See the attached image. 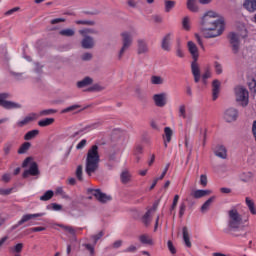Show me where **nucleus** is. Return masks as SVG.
<instances>
[{
  "mask_svg": "<svg viewBox=\"0 0 256 256\" xmlns=\"http://www.w3.org/2000/svg\"><path fill=\"white\" fill-rule=\"evenodd\" d=\"M214 153L216 157H219L220 159H227V148H225V146H217Z\"/></svg>",
  "mask_w": 256,
  "mask_h": 256,
  "instance_id": "412c9836",
  "label": "nucleus"
},
{
  "mask_svg": "<svg viewBox=\"0 0 256 256\" xmlns=\"http://www.w3.org/2000/svg\"><path fill=\"white\" fill-rule=\"evenodd\" d=\"M243 223V218L237 209H231L228 211V229L233 237H241V234L235 233Z\"/></svg>",
  "mask_w": 256,
  "mask_h": 256,
  "instance_id": "20e7f679",
  "label": "nucleus"
},
{
  "mask_svg": "<svg viewBox=\"0 0 256 256\" xmlns=\"http://www.w3.org/2000/svg\"><path fill=\"white\" fill-rule=\"evenodd\" d=\"M99 203H108V201H111L112 197L110 195H107L103 192H101L100 189H89L88 190Z\"/></svg>",
  "mask_w": 256,
  "mask_h": 256,
  "instance_id": "9b49d317",
  "label": "nucleus"
},
{
  "mask_svg": "<svg viewBox=\"0 0 256 256\" xmlns=\"http://www.w3.org/2000/svg\"><path fill=\"white\" fill-rule=\"evenodd\" d=\"M54 113H57V110L55 109H46V110H42L39 113L40 117H47L48 115H54Z\"/></svg>",
  "mask_w": 256,
  "mask_h": 256,
  "instance_id": "de8ad7c7",
  "label": "nucleus"
},
{
  "mask_svg": "<svg viewBox=\"0 0 256 256\" xmlns=\"http://www.w3.org/2000/svg\"><path fill=\"white\" fill-rule=\"evenodd\" d=\"M101 156L99 155V146L92 145L86 154L85 171L89 177L99 170Z\"/></svg>",
  "mask_w": 256,
  "mask_h": 256,
  "instance_id": "f03ea898",
  "label": "nucleus"
},
{
  "mask_svg": "<svg viewBox=\"0 0 256 256\" xmlns=\"http://www.w3.org/2000/svg\"><path fill=\"white\" fill-rule=\"evenodd\" d=\"M53 195H55L53 190H48L40 197V201H49L50 199H53Z\"/></svg>",
  "mask_w": 256,
  "mask_h": 256,
  "instance_id": "79ce46f5",
  "label": "nucleus"
},
{
  "mask_svg": "<svg viewBox=\"0 0 256 256\" xmlns=\"http://www.w3.org/2000/svg\"><path fill=\"white\" fill-rule=\"evenodd\" d=\"M103 235H105V233L103 231H100L98 234L92 236V239L94 240V245L97 244V241H99V239H101Z\"/></svg>",
  "mask_w": 256,
  "mask_h": 256,
  "instance_id": "680f3d73",
  "label": "nucleus"
},
{
  "mask_svg": "<svg viewBox=\"0 0 256 256\" xmlns=\"http://www.w3.org/2000/svg\"><path fill=\"white\" fill-rule=\"evenodd\" d=\"M21 8L20 7H14L8 11L5 12V15L6 16H9V15H13V13H17V11H20Z\"/></svg>",
  "mask_w": 256,
  "mask_h": 256,
  "instance_id": "69168bd1",
  "label": "nucleus"
},
{
  "mask_svg": "<svg viewBox=\"0 0 256 256\" xmlns=\"http://www.w3.org/2000/svg\"><path fill=\"white\" fill-rule=\"evenodd\" d=\"M23 247H24L23 243H18L14 247H10L9 251H10V253L19 254V253H21V251H23Z\"/></svg>",
  "mask_w": 256,
  "mask_h": 256,
  "instance_id": "37998d69",
  "label": "nucleus"
},
{
  "mask_svg": "<svg viewBox=\"0 0 256 256\" xmlns=\"http://www.w3.org/2000/svg\"><path fill=\"white\" fill-rule=\"evenodd\" d=\"M122 46L117 54V60L121 61L125 57V53L129 51V48L133 45V35L130 32H122Z\"/></svg>",
  "mask_w": 256,
  "mask_h": 256,
  "instance_id": "423d86ee",
  "label": "nucleus"
},
{
  "mask_svg": "<svg viewBox=\"0 0 256 256\" xmlns=\"http://www.w3.org/2000/svg\"><path fill=\"white\" fill-rule=\"evenodd\" d=\"M62 37H73L75 35V30L71 28L63 29L59 32Z\"/></svg>",
  "mask_w": 256,
  "mask_h": 256,
  "instance_id": "e433bc0d",
  "label": "nucleus"
},
{
  "mask_svg": "<svg viewBox=\"0 0 256 256\" xmlns=\"http://www.w3.org/2000/svg\"><path fill=\"white\" fill-rule=\"evenodd\" d=\"M81 46L83 49H93V47H95V40L91 36H84L81 41Z\"/></svg>",
  "mask_w": 256,
  "mask_h": 256,
  "instance_id": "a211bd4d",
  "label": "nucleus"
},
{
  "mask_svg": "<svg viewBox=\"0 0 256 256\" xmlns=\"http://www.w3.org/2000/svg\"><path fill=\"white\" fill-rule=\"evenodd\" d=\"M167 245H168V249H169L170 253H172V255H175V253H177V249H175L173 242L171 240H169L167 242Z\"/></svg>",
  "mask_w": 256,
  "mask_h": 256,
  "instance_id": "4d7b16f0",
  "label": "nucleus"
},
{
  "mask_svg": "<svg viewBox=\"0 0 256 256\" xmlns=\"http://www.w3.org/2000/svg\"><path fill=\"white\" fill-rule=\"evenodd\" d=\"M158 207H159V200L154 202L152 208H150L142 217V223L143 225H145V227H149L151 225V221H153V215H155Z\"/></svg>",
  "mask_w": 256,
  "mask_h": 256,
  "instance_id": "9d476101",
  "label": "nucleus"
},
{
  "mask_svg": "<svg viewBox=\"0 0 256 256\" xmlns=\"http://www.w3.org/2000/svg\"><path fill=\"white\" fill-rule=\"evenodd\" d=\"M152 99L156 107H165L167 105V93L165 92L154 94Z\"/></svg>",
  "mask_w": 256,
  "mask_h": 256,
  "instance_id": "ddd939ff",
  "label": "nucleus"
},
{
  "mask_svg": "<svg viewBox=\"0 0 256 256\" xmlns=\"http://www.w3.org/2000/svg\"><path fill=\"white\" fill-rule=\"evenodd\" d=\"M9 97H11L10 93L0 94V107H3L4 109H21V104L13 101H7L6 99H9Z\"/></svg>",
  "mask_w": 256,
  "mask_h": 256,
  "instance_id": "1a4fd4ad",
  "label": "nucleus"
},
{
  "mask_svg": "<svg viewBox=\"0 0 256 256\" xmlns=\"http://www.w3.org/2000/svg\"><path fill=\"white\" fill-rule=\"evenodd\" d=\"M177 203H179V195L176 194L173 199L171 211H173L177 207Z\"/></svg>",
  "mask_w": 256,
  "mask_h": 256,
  "instance_id": "338daca9",
  "label": "nucleus"
},
{
  "mask_svg": "<svg viewBox=\"0 0 256 256\" xmlns=\"http://www.w3.org/2000/svg\"><path fill=\"white\" fill-rule=\"evenodd\" d=\"M237 117H239V111L235 108H228L224 112V119L227 123H233V121H237Z\"/></svg>",
  "mask_w": 256,
  "mask_h": 256,
  "instance_id": "f8f14e48",
  "label": "nucleus"
},
{
  "mask_svg": "<svg viewBox=\"0 0 256 256\" xmlns=\"http://www.w3.org/2000/svg\"><path fill=\"white\" fill-rule=\"evenodd\" d=\"M43 215H45V213L23 215L22 218L18 221V223L12 227V229H17V227H21L23 223H27V221H31V219H35L37 217H43Z\"/></svg>",
  "mask_w": 256,
  "mask_h": 256,
  "instance_id": "4468645a",
  "label": "nucleus"
},
{
  "mask_svg": "<svg viewBox=\"0 0 256 256\" xmlns=\"http://www.w3.org/2000/svg\"><path fill=\"white\" fill-rule=\"evenodd\" d=\"M251 177H253V174L251 172L242 173L241 176H240V179L244 183H247V182L251 181Z\"/></svg>",
  "mask_w": 256,
  "mask_h": 256,
  "instance_id": "09e8293b",
  "label": "nucleus"
},
{
  "mask_svg": "<svg viewBox=\"0 0 256 256\" xmlns=\"http://www.w3.org/2000/svg\"><path fill=\"white\" fill-rule=\"evenodd\" d=\"M76 177L79 181L83 180V166L79 165L76 169Z\"/></svg>",
  "mask_w": 256,
  "mask_h": 256,
  "instance_id": "3c124183",
  "label": "nucleus"
},
{
  "mask_svg": "<svg viewBox=\"0 0 256 256\" xmlns=\"http://www.w3.org/2000/svg\"><path fill=\"white\" fill-rule=\"evenodd\" d=\"M211 190H194L190 193L191 197L194 199H201L203 197H207L208 195H211Z\"/></svg>",
  "mask_w": 256,
  "mask_h": 256,
  "instance_id": "6ab92c4d",
  "label": "nucleus"
},
{
  "mask_svg": "<svg viewBox=\"0 0 256 256\" xmlns=\"http://www.w3.org/2000/svg\"><path fill=\"white\" fill-rule=\"evenodd\" d=\"M76 25H86L87 27H94L96 22L93 20H77L75 21Z\"/></svg>",
  "mask_w": 256,
  "mask_h": 256,
  "instance_id": "ea45409f",
  "label": "nucleus"
},
{
  "mask_svg": "<svg viewBox=\"0 0 256 256\" xmlns=\"http://www.w3.org/2000/svg\"><path fill=\"white\" fill-rule=\"evenodd\" d=\"M201 29L206 37H219L225 29V24L219 19L217 12L210 10L201 18Z\"/></svg>",
  "mask_w": 256,
  "mask_h": 256,
  "instance_id": "f257e3e1",
  "label": "nucleus"
},
{
  "mask_svg": "<svg viewBox=\"0 0 256 256\" xmlns=\"http://www.w3.org/2000/svg\"><path fill=\"white\" fill-rule=\"evenodd\" d=\"M55 193H56V195H61V197H63V199H67V194H65V191H63V187L56 188Z\"/></svg>",
  "mask_w": 256,
  "mask_h": 256,
  "instance_id": "13d9d810",
  "label": "nucleus"
},
{
  "mask_svg": "<svg viewBox=\"0 0 256 256\" xmlns=\"http://www.w3.org/2000/svg\"><path fill=\"white\" fill-rule=\"evenodd\" d=\"M58 227L63 229V231H66V233H70V235H75V228L72 226H66L63 224H58Z\"/></svg>",
  "mask_w": 256,
  "mask_h": 256,
  "instance_id": "49530a36",
  "label": "nucleus"
},
{
  "mask_svg": "<svg viewBox=\"0 0 256 256\" xmlns=\"http://www.w3.org/2000/svg\"><path fill=\"white\" fill-rule=\"evenodd\" d=\"M175 51H176V56L179 57L180 59H183L185 57V52L183 51V46L181 45L180 39H177Z\"/></svg>",
  "mask_w": 256,
  "mask_h": 256,
  "instance_id": "cd10ccee",
  "label": "nucleus"
},
{
  "mask_svg": "<svg viewBox=\"0 0 256 256\" xmlns=\"http://www.w3.org/2000/svg\"><path fill=\"white\" fill-rule=\"evenodd\" d=\"M215 201V196L210 197L202 206H201V213H207L209 208L211 207L212 203Z\"/></svg>",
  "mask_w": 256,
  "mask_h": 256,
  "instance_id": "c85d7f7f",
  "label": "nucleus"
},
{
  "mask_svg": "<svg viewBox=\"0 0 256 256\" xmlns=\"http://www.w3.org/2000/svg\"><path fill=\"white\" fill-rule=\"evenodd\" d=\"M215 71L217 75H221V73H223V67L221 64H219V62H215Z\"/></svg>",
  "mask_w": 256,
  "mask_h": 256,
  "instance_id": "e2e57ef3",
  "label": "nucleus"
},
{
  "mask_svg": "<svg viewBox=\"0 0 256 256\" xmlns=\"http://www.w3.org/2000/svg\"><path fill=\"white\" fill-rule=\"evenodd\" d=\"M39 135V130H31L27 132L24 136L25 141H31V139H35Z\"/></svg>",
  "mask_w": 256,
  "mask_h": 256,
  "instance_id": "c9c22d12",
  "label": "nucleus"
},
{
  "mask_svg": "<svg viewBox=\"0 0 256 256\" xmlns=\"http://www.w3.org/2000/svg\"><path fill=\"white\" fill-rule=\"evenodd\" d=\"M176 2L173 0H165L164 5H165V13H170L171 9L175 7Z\"/></svg>",
  "mask_w": 256,
  "mask_h": 256,
  "instance_id": "4c0bfd02",
  "label": "nucleus"
},
{
  "mask_svg": "<svg viewBox=\"0 0 256 256\" xmlns=\"http://www.w3.org/2000/svg\"><path fill=\"white\" fill-rule=\"evenodd\" d=\"M244 7L250 13H255V11H256V0H245Z\"/></svg>",
  "mask_w": 256,
  "mask_h": 256,
  "instance_id": "393cba45",
  "label": "nucleus"
},
{
  "mask_svg": "<svg viewBox=\"0 0 256 256\" xmlns=\"http://www.w3.org/2000/svg\"><path fill=\"white\" fill-rule=\"evenodd\" d=\"M207 183H208L207 175L202 174L200 176V185H202V187H207Z\"/></svg>",
  "mask_w": 256,
  "mask_h": 256,
  "instance_id": "052dcab7",
  "label": "nucleus"
},
{
  "mask_svg": "<svg viewBox=\"0 0 256 256\" xmlns=\"http://www.w3.org/2000/svg\"><path fill=\"white\" fill-rule=\"evenodd\" d=\"M246 205L252 215H256L255 202L249 197H246Z\"/></svg>",
  "mask_w": 256,
  "mask_h": 256,
  "instance_id": "473e14b6",
  "label": "nucleus"
},
{
  "mask_svg": "<svg viewBox=\"0 0 256 256\" xmlns=\"http://www.w3.org/2000/svg\"><path fill=\"white\" fill-rule=\"evenodd\" d=\"M11 193H13V188H8V189L0 188V195L7 196V195H11Z\"/></svg>",
  "mask_w": 256,
  "mask_h": 256,
  "instance_id": "bf43d9fd",
  "label": "nucleus"
},
{
  "mask_svg": "<svg viewBox=\"0 0 256 256\" xmlns=\"http://www.w3.org/2000/svg\"><path fill=\"white\" fill-rule=\"evenodd\" d=\"M221 91V82L219 80H214L212 82V99L217 101L219 99V93Z\"/></svg>",
  "mask_w": 256,
  "mask_h": 256,
  "instance_id": "f3484780",
  "label": "nucleus"
},
{
  "mask_svg": "<svg viewBox=\"0 0 256 256\" xmlns=\"http://www.w3.org/2000/svg\"><path fill=\"white\" fill-rule=\"evenodd\" d=\"M211 77V70L206 69L205 73L202 75V81L204 85H207V79H210Z\"/></svg>",
  "mask_w": 256,
  "mask_h": 256,
  "instance_id": "864d4df0",
  "label": "nucleus"
},
{
  "mask_svg": "<svg viewBox=\"0 0 256 256\" xmlns=\"http://www.w3.org/2000/svg\"><path fill=\"white\" fill-rule=\"evenodd\" d=\"M81 59H82V61H91V59H93V54L86 52L81 55Z\"/></svg>",
  "mask_w": 256,
  "mask_h": 256,
  "instance_id": "5fc2aeb1",
  "label": "nucleus"
},
{
  "mask_svg": "<svg viewBox=\"0 0 256 256\" xmlns=\"http://www.w3.org/2000/svg\"><path fill=\"white\" fill-rule=\"evenodd\" d=\"M182 233H183V241L186 245V247H191V239L189 237V230L187 229L186 226L182 228Z\"/></svg>",
  "mask_w": 256,
  "mask_h": 256,
  "instance_id": "bb28decb",
  "label": "nucleus"
},
{
  "mask_svg": "<svg viewBox=\"0 0 256 256\" xmlns=\"http://www.w3.org/2000/svg\"><path fill=\"white\" fill-rule=\"evenodd\" d=\"M79 34L82 35V37H89V35H99V31L93 28H85L79 30Z\"/></svg>",
  "mask_w": 256,
  "mask_h": 256,
  "instance_id": "a878e982",
  "label": "nucleus"
},
{
  "mask_svg": "<svg viewBox=\"0 0 256 256\" xmlns=\"http://www.w3.org/2000/svg\"><path fill=\"white\" fill-rule=\"evenodd\" d=\"M146 53H149V45L146 39L140 38L137 40V54L146 55Z\"/></svg>",
  "mask_w": 256,
  "mask_h": 256,
  "instance_id": "2eb2a0df",
  "label": "nucleus"
},
{
  "mask_svg": "<svg viewBox=\"0 0 256 256\" xmlns=\"http://www.w3.org/2000/svg\"><path fill=\"white\" fill-rule=\"evenodd\" d=\"M35 119H37V114L31 113L23 120L17 122V127H25V125H29V123H31V121H35Z\"/></svg>",
  "mask_w": 256,
  "mask_h": 256,
  "instance_id": "aec40b11",
  "label": "nucleus"
},
{
  "mask_svg": "<svg viewBox=\"0 0 256 256\" xmlns=\"http://www.w3.org/2000/svg\"><path fill=\"white\" fill-rule=\"evenodd\" d=\"M178 117H180V119H187V105L180 104L178 106Z\"/></svg>",
  "mask_w": 256,
  "mask_h": 256,
  "instance_id": "c756f323",
  "label": "nucleus"
},
{
  "mask_svg": "<svg viewBox=\"0 0 256 256\" xmlns=\"http://www.w3.org/2000/svg\"><path fill=\"white\" fill-rule=\"evenodd\" d=\"M139 241L143 245H153V239L147 234L140 235L139 236Z\"/></svg>",
  "mask_w": 256,
  "mask_h": 256,
  "instance_id": "7c9ffc66",
  "label": "nucleus"
},
{
  "mask_svg": "<svg viewBox=\"0 0 256 256\" xmlns=\"http://www.w3.org/2000/svg\"><path fill=\"white\" fill-rule=\"evenodd\" d=\"M135 95L137 97V99H143L144 98V94H143V89H141V87L137 86L134 89Z\"/></svg>",
  "mask_w": 256,
  "mask_h": 256,
  "instance_id": "603ef678",
  "label": "nucleus"
},
{
  "mask_svg": "<svg viewBox=\"0 0 256 256\" xmlns=\"http://www.w3.org/2000/svg\"><path fill=\"white\" fill-rule=\"evenodd\" d=\"M30 148H31V144L29 142H24L18 149V154L23 155L25 154L26 151H29Z\"/></svg>",
  "mask_w": 256,
  "mask_h": 256,
  "instance_id": "58836bf2",
  "label": "nucleus"
},
{
  "mask_svg": "<svg viewBox=\"0 0 256 256\" xmlns=\"http://www.w3.org/2000/svg\"><path fill=\"white\" fill-rule=\"evenodd\" d=\"M247 37V30L244 29L241 32H230L228 34V41L231 45L232 52L234 55H237L241 49V39H245Z\"/></svg>",
  "mask_w": 256,
  "mask_h": 256,
  "instance_id": "39448f33",
  "label": "nucleus"
},
{
  "mask_svg": "<svg viewBox=\"0 0 256 256\" xmlns=\"http://www.w3.org/2000/svg\"><path fill=\"white\" fill-rule=\"evenodd\" d=\"M84 247L89 251L90 255H95V247L91 244H85Z\"/></svg>",
  "mask_w": 256,
  "mask_h": 256,
  "instance_id": "0e129e2a",
  "label": "nucleus"
},
{
  "mask_svg": "<svg viewBox=\"0 0 256 256\" xmlns=\"http://www.w3.org/2000/svg\"><path fill=\"white\" fill-rule=\"evenodd\" d=\"M248 87L251 93H256V80L254 78L248 81Z\"/></svg>",
  "mask_w": 256,
  "mask_h": 256,
  "instance_id": "8fccbe9b",
  "label": "nucleus"
},
{
  "mask_svg": "<svg viewBox=\"0 0 256 256\" xmlns=\"http://www.w3.org/2000/svg\"><path fill=\"white\" fill-rule=\"evenodd\" d=\"M11 149H13V142H6L3 146V153L5 157L11 153Z\"/></svg>",
  "mask_w": 256,
  "mask_h": 256,
  "instance_id": "a19ab883",
  "label": "nucleus"
},
{
  "mask_svg": "<svg viewBox=\"0 0 256 256\" xmlns=\"http://www.w3.org/2000/svg\"><path fill=\"white\" fill-rule=\"evenodd\" d=\"M186 7L188 11L192 13H199V6L197 5V0H187Z\"/></svg>",
  "mask_w": 256,
  "mask_h": 256,
  "instance_id": "5701e85b",
  "label": "nucleus"
},
{
  "mask_svg": "<svg viewBox=\"0 0 256 256\" xmlns=\"http://www.w3.org/2000/svg\"><path fill=\"white\" fill-rule=\"evenodd\" d=\"M234 94L237 103H240L242 107H247L249 105V91L243 86H237L234 89Z\"/></svg>",
  "mask_w": 256,
  "mask_h": 256,
  "instance_id": "0eeeda50",
  "label": "nucleus"
},
{
  "mask_svg": "<svg viewBox=\"0 0 256 256\" xmlns=\"http://www.w3.org/2000/svg\"><path fill=\"white\" fill-rule=\"evenodd\" d=\"M182 26H183V29L185 31H190L191 30V20L189 19L188 16L184 17L183 20H182Z\"/></svg>",
  "mask_w": 256,
  "mask_h": 256,
  "instance_id": "c03bdc74",
  "label": "nucleus"
},
{
  "mask_svg": "<svg viewBox=\"0 0 256 256\" xmlns=\"http://www.w3.org/2000/svg\"><path fill=\"white\" fill-rule=\"evenodd\" d=\"M30 164V167L28 170H25L24 173L22 174V177L24 179H27V177H29V175H32V177H35L37 175H39V166L37 165V162H33V158L31 157H27L23 164L22 167H27Z\"/></svg>",
  "mask_w": 256,
  "mask_h": 256,
  "instance_id": "6e6552de",
  "label": "nucleus"
},
{
  "mask_svg": "<svg viewBox=\"0 0 256 256\" xmlns=\"http://www.w3.org/2000/svg\"><path fill=\"white\" fill-rule=\"evenodd\" d=\"M89 85H93V78L89 76L77 82V87L79 89H83V87H89Z\"/></svg>",
  "mask_w": 256,
  "mask_h": 256,
  "instance_id": "b1692460",
  "label": "nucleus"
},
{
  "mask_svg": "<svg viewBox=\"0 0 256 256\" xmlns=\"http://www.w3.org/2000/svg\"><path fill=\"white\" fill-rule=\"evenodd\" d=\"M77 109H81V105L74 104L72 106H69L61 111V113H73V111H77Z\"/></svg>",
  "mask_w": 256,
  "mask_h": 256,
  "instance_id": "a18cd8bd",
  "label": "nucleus"
},
{
  "mask_svg": "<svg viewBox=\"0 0 256 256\" xmlns=\"http://www.w3.org/2000/svg\"><path fill=\"white\" fill-rule=\"evenodd\" d=\"M55 123L54 118H45L38 122L39 127H49V125H53Z\"/></svg>",
  "mask_w": 256,
  "mask_h": 256,
  "instance_id": "72a5a7b5",
  "label": "nucleus"
},
{
  "mask_svg": "<svg viewBox=\"0 0 256 256\" xmlns=\"http://www.w3.org/2000/svg\"><path fill=\"white\" fill-rule=\"evenodd\" d=\"M131 177L129 170H123L120 174V181L123 185H127V183H131Z\"/></svg>",
  "mask_w": 256,
  "mask_h": 256,
  "instance_id": "4be33fe9",
  "label": "nucleus"
},
{
  "mask_svg": "<svg viewBox=\"0 0 256 256\" xmlns=\"http://www.w3.org/2000/svg\"><path fill=\"white\" fill-rule=\"evenodd\" d=\"M187 47L193 59L191 63L192 75L195 83H199V81H201V67L199 66V63H197V60L199 59V48H197V45L193 41H189Z\"/></svg>",
  "mask_w": 256,
  "mask_h": 256,
  "instance_id": "7ed1b4c3",
  "label": "nucleus"
},
{
  "mask_svg": "<svg viewBox=\"0 0 256 256\" xmlns=\"http://www.w3.org/2000/svg\"><path fill=\"white\" fill-rule=\"evenodd\" d=\"M150 83L152 85H163V83H165V79H163L161 76L154 75L151 76Z\"/></svg>",
  "mask_w": 256,
  "mask_h": 256,
  "instance_id": "2f4dec72",
  "label": "nucleus"
},
{
  "mask_svg": "<svg viewBox=\"0 0 256 256\" xmlns=\"http://www.w3.org/2000/svg\"><path fill=\"white\" fill-rule=\"evenodd\" d=\"M171 39H173V33L171 32L163 36L161 41L163 51H171Z\"/></svg>",
  "mask_w": 256,
  "mask_h": 256,
  "instance_id": "dca6fc26",
  "label": "nucleus"
},
{
  "mask_svg": "<svg viewBox=\"0 0 256 256\" xmlns=\"http://www.w3.org/2000/svg\"><path fill=\"white\" fill-rule=\"evenodd\" d=\"M105 87L99 85V84H94L92 87L88 89V91H104Z\"/></svg>",
  "mask_w": 256,
  "mask_h": 256,
  "instance_id": "6e6d98bb",
  "label": "nucleus"
},
{
  "mask_svg": "<svg viewBox=\"0 0 256 256\" xmlns=\"http://www.w3.org/2000/svg\"><path fill=\"white\" fill-rule=\"evenodd\" d=\"M163 137H165V141H167V143H171V138L173 137V130L171 129V127L164 128Z\"/></svg>",
  "mask_w": 256,
  "mask_h": 256,
  "instance_id": "f704fd0d",
  "label": "nucleus"
},
{
  "mask_svg": "<svg viewBox=\"0 0 256 256\" xmlns=\"http://www.w3.org/2000/svg\"><path fill=\"white\" fill-rule=\"evenodd\" d=\"M87 145V140L86 139H83V140H81L78 144H77V146H76V149H83L85 146Z\"/></svg>",
  "mask_w": 256,
  "mask_h": 256,
  "instance_id": "774afa93",
  "label": "nucleus"
}]
</instances>
